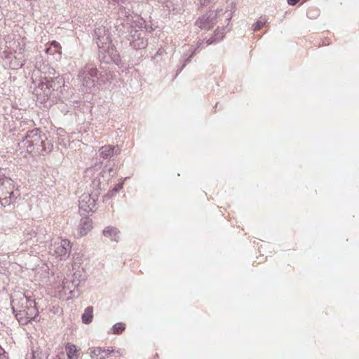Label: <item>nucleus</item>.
Segmentation results:
<instances>
[{"instance_id":"2","label":"nucleus","mask_w":359,"mask_h":359,"mask_svg":"<svg viewBox=\"0 0 359 359\" xmlns=\"http://www.w3.org/2000/svg\"><path fill=\"white\" fill-rule=\"evenodd\" d=\"M97 69L93 64H87L84 68L81 70L79 78L83 86L86 88L88 92L95 86V79L97 78Z\"/></svg>"},{"instance_id":"1","label":"nucleus","mask_w":359,"mask_h":359,"mask_svg":"<svg viewBox=\"0 0 359 359\" xmlns=\"http://www.w3.org/2000/svg\"><path fill=\"white\" fill-rule=\"evenodd\" d=\"M46 139V135L39 131V129L36 128L29 130L21 143L22 147L27 148L28 152H32L34 149L46 151L45 141Z\"/></svg>"},{"instance_id":"32","label":"nucleus","mask_w":359,"mask_h":359,"mask_svg":"<svg viewBox=\"0 0 359 359\" xmlns=\"http://www.w3.org/2000/svg\"><path fill=\"white\" fill-rule=\"evenodd\" d=\"M111 352H113V350H111L109 348L106 349V356L107 355L108 353H110Z\"/></svg>"},{"instance_id":"24","label":"nucleus","mask_w":359,"mask_h":359,"mask_svg":"<svg viewBox=\"0 0 359 359\" xmlns=\"http://www.w3.org/2000/svg\"><path fill=\"white\" fill-rule=\"evenodd\" d=\"M9 194H10V196L8 198V197H4L1 201V205L6 207V205H9L10 203H11V196L13 194V192H9Z\"/></svg>"},{"instance_id":"15","label":"nucleus","mask_w":359,"mask_h":359,"mask_svg":"<svg viewBox=\"0 0 359 359\" xmlns=\"http://www.w3.org/2000/svg\"><path fill=\"white\" fill-rule=\"evenodd\" d=\"M62 287L64 292H69V297H68V299L72 298L76 296V289H74L71 283V281L69 280L68 278H65L63 280Z\"/></svg>"},{"instance_id":"29","label":"nucleus","mask_w":359,"mask_h":359,"mask_svg":"<svg viewBox=\"0 0 359 359\" xmlns=\"http://www.w3.org/2000/svg\"><path fill=\"white\" fill-rule=\"evenodd\" d=\"M51 45L56 48L60 46L59 43L55 41H52Z\"/></svg>"},{"instance_id":"23","label":"nucleus","mask_w":359,"mask_h":359,"mask_svg":"<svg viewBox=\"0 0 359 359\" xmlns=\"http://www.w3.org/2000/svg\"><path fill=\"white\" fill-rule=\"evenodd\" d=\"M123 188V184L120 183L116 184L109 192V194L113 196Z\"/></svg>"},{"instance_id":"16","label":"nucleus","mask_w":359,"mask_h":359,"mask_svg":"<svg viewBox=\"0 0 359 359\" xmlns=\"http://www.w3.org/2000/svg\"><path fill=\"white\" fill-rule=\"evenodd\" d=\"M82 276V271L79 269L76 270L72 275L71 278L69 280L71 281L72 287L74 289H76L81 283Z\"/></svg>"},{"instance_id":"30","label":"nucleus","mask_w":359,"mask_h":359,"mask_svg":"<svg viewBox=\"0 0 359 359\" xmlns=\"http://www.w3.org/2000/svg\"><path fill=\"white\" fill-rule=\"evenodd\" d=\"M93 184H95V183H97V182L98 185H100V178L96 177V178L93 180Z\"/></svg>"},{"instance_id":"21","label":"nucleus","mask_w":359,"mask_h":359,"mask_svg":"<svg viewBox=\"0 0 359 359\" xmlns=\"http://www.w3.org/2000/svg\"><path fill=\"white\" fill-rule=\"evenodd\" d=\"M203 41H198V42L196 48L195 49V50H194V51L192 52V53H191V54L189 56V57L185 60V62H184V64L183 65L182 68H184V67L187 65V64H188L189 62H190V61H191V58H192V57L195 55V54L196 53V50H197V49H198V48H199L201 47V45H203Z\"/></svg>"},{"instance_id":"26","label":"nucleus","mask_w":359,"mask_h":359,"mask_svg":"<svg viewBox=\"0 0 359 359\" xmlns=\"http://www.w3.org/2000/svg\"><path fill=\"white\" fill-rule=\"evenodd\" d=\"M224 29V28H222V29L217 28V29L215 31V34H214V35H215L216 37H222V38H223V36H224V35H223V34H224V32H223Z\"/></svg>"},{"instance_id":"5","label":"nucleus","mask_w":359,"mask_h":359,"mask_svg":"<svg viewBox=\"0 0 359 359\" xmlns=\"http://www.w3.org/2000/svg\"><path fill=\"white\" fill-rule=\"evenodd\" d=\"M94 38L98 48L104 50L109 48L111 42L109 32L103 26L98 27L94 30Z\"/></svg>"},{"instance_id":"3","label":"nucleus","mask_w":359,"mask_h":359,"mask_svg":"<svg viewBox=\"0 0 359 359\" xmlns=\"http://www.w3.org/2000/svg\"><path fill=\"white\" fill-rule=\"evenodd\" d=\"M50 252L61 259L69 257L71 252L70 242L67 239L56 238L53 239L50 246Z\"/></svg>"},{"instance_id":"31","label":"nucleus","mask_w":359,"mask_h":359,"mask_svg":"<svg viewBox=\"0 0 359 359\" xmlns=\"http://www.w3.org/2000/svg\"><path fill=\"white\" fill-rule=\"evenodd\" d=\"M0 359H8V358L4 353H3L0 355Z\"/></svg>"},{"instance_id":"17","label":"nucleus","mask_w":359,"mask_h":359,"mask_svg":"<svg viewBox=\"0 0 359 359\" xmlns=\"http://www.w3.org/2000/svg\"><path fill=\"white\" fill-rule=\"evenodd\" d=\"M93 306H88L84 313L82 314L81 319L82 322L85 324H89L92 322L93 315Z\"/></svg>"},{"instance_id":"14","label":"nucleus","mask_w":359,"mask_h":359,"mask_svg":"<svg viewBox=\"0 0 359 359\" xmlns=\"http://www.w3.org/2000/svg\"><path fill=\"white\" fill-rule=\"evenodd\" d=\"M88 354L91 358L104 359L106 358V349L101 347H93L88 349Z\"/></svg>"},{"instance_id":"25","label":"nucleus","mask_w":359,"mask_h":359,"mask_svg":"<svg viewBox=\"0 0 359 359\" xmlns=\"http://www.w3.org/2000/svg\"><path fill=\"white\" fill-rule=\"evenodd\" d=\"M222 40V37H216L215 35L207 40L206 43L210 45L214 43L219 42Z\"/></svg>"},{"instance_id":"8","label":"nucleus","mask_w":359,"mask_h":359,"mask_svg":"<svg viewBox=\"0 0 359 359\" xmlns=\"http://www.w3.org/2000/svg\"><path fill=\"white\" fill-rule=\"evenodd\" d=\"M217 12L210 11L203 16L198 18L196 25L201 29H210L216 22Z\"/></svg>"},{"instance_id":"6","label":"nucleus","mask_w":359,"mask_h":359,"mask_svg":"<svg viewBox=\"0 0 359 359\" xmlns=\"http://www.w3.org/2000/svg\"><path fill=\"white\" fill-rule=\"evenodd\" d=\"M127 29L128 34L126 37L135 49H142L147 46V43L143 37L141 36V32L140 31L129 25Z\"/></svg>"},{"instance_id":"19","label":"nucleus","mask_w":359,"mask_h":359,"mask_svg":"<svg viewBox=\"0 0 359 359\" xmlns=\"http://www.w3.org/2000/svg\"><path fill=\"white\" fill-rule=\"evenodd\" d=\"M126 329V326H125V324L123 323H116L115 324L111 330H112V333L113 334H119L121 333H122V332Z\"/></svg>"},{"instance_id":"18","label":"nucleus","mask_w":359,"mask_h":359,"mask_svg":"<svg viewBox=\"0 0 359 359\" xmlns=\"http://www.w3.org/2000/svg\"><path fill=\"white\" fill-rule=\"evenodd\" d=\"M67 355L69 359H72L74 357H76V347L74 344H67L66 346Z\"/></svg>"},{"instance_id":"22","label":"nucleus","mask_w":359,"mask_h":359,"mask_svg":"<svg viewBox=\"0 0 359 359\" xmlns=\"http://www.w3.org/2000/svg\"><path fill=\"white\" fill-rule=\"evenodd\" d=\"M266 23V20H258L253 25V29L255 31L259 30L262 29Z\"/></svg>"},{"instance_id":"20","label":"nucleus","mask_w":359,"mask_h":359,"mask_svg":"<svg viewBox=\"0 0 359 359\" xmlns=\"http://www.w3.org/2000/svg\"><path fill=\"white\" fill-rule=\"evenodd\" d=\"M25 236L26 241H32L37 237L36 233L33 229H26L25 231Z\"/></svg>"},{"instance_id":"27","label":"nucleus","mask_w":359,"mask_h":359,"mask_svg":"<svg viewBox=\"0 0 359 359\" xmlns=\"http://www.w3.org/2000/svg\"><path fill=\"white\" fill-rule=\"evenodd\" d=\"M287 1L289 5L294 6L299 1V0H287Z\"/></svg>"},{"instance_id":"12","label":"nucleus","mask_w":359,"mask_h":359,"mask_svg":"<svg viewBox=\"0 0 359 359\" xmlns=\"http://www.w3.org/2000/svg\"><path fill=\"white\" fill-rule=\"evenodd\" d=\"M103 234L105 237L109 238L111 241L117 243L119 239L120 231L116 228L109 226L103 230Z\"/></svg>"},{"instance_id":"11","label":"nucleus","mask_w":359,"mask_h":359,"mask_svg":"<svg viewBox=\"0 0 359 359\" xmlns=\"http://www.w3.org/2000/svg\"><path fill=\"white\" fill-rule=\"evenodd\" d=\"M92 228V220L88 217H83L78 226V232L80 236H83L88 233V232Z\"/></svg>"},{"instance_id":"4","label":"nucleus","mask_w":359,"mask_h":359,"mask_svg":"<svg viewBox=\"0 0 359 359\" xmlns=\"http://www.w3.org/2000/svg\"><path fill=\"white\" fill-rule=\"evenodd\" d=\"M39 311L36 306L35 299H31L29 305L24 313H18V321L22 325H26L32 320H36Z\"/></svg>"},{"instance_id":"9","label":"nucleus","mask_w":359,"mask_h":359,"mask_svg":"<svg viewBox=\"0 0 359 359\" xmlns=\"http://www.w3.org/2000/svg\"><path fill=\"white\" fill-rule=\"evenodd\" d=\"M79 206L81 211L88 213L93 210L95 206V199L91 197L90 194H83L79 201Z\"/></svg>"},{"instance_id":"7","label":"nucleus","mask_w":359,"mask_h":359,"mask_svg":"<svg viewBox=\"0 0 359 359\" xmlns=\"http://www.w3.org/2000/svg\"><path fill=\"white\" fill-rule=\"evenodd\" d=\"M31 297H28L25 294H20L11 300V306L16 318L18 313H24L29 305Z\"/></svg>"},{"instance_id":"28","label":"nucleus","mask_w":359,"mask_h":359,"mask_svg":"<svg viewBox=\"0 0 359 359\" xmlns=\"http://www.w3.org/2000/svg\"><path fill=\"white\" fill-rule=\"evenodd\" d=\"M224 15H226V20L229 21L231 18V14L230 13H225Z\"/></svg>"},{"instance_id":"13","label":"nucleus","mask_w":359,"mask_h":359,"mask_svg":"<svg viewBox=\"0 0 359 359\" xmlns=\"http://www.w3.org/2000/svg\"><path fill=\"white\" fill-rule=\"evenodd\" d=\"M64 80L62 77L57 76L55 79H50L47 80L46 86L48 88H52L53 90L58 91L59 89L62 88V86L64 85Z\"/></svg>"},{"instance_id":"10","label":"nucleus","mask_w":359,"mask_h":359,"mask_svg":"<svg viewBox=\"0 0 359 359\" xmlns=\"http://www.w3.org/2000/svg\"><path fill=\"white\" fill-rule=\"evenodd\" d=\"M119 154V148L113 145H104L99 149V155L104 159H110L114 155H118Z\"/></svg>"}]
</instances>
